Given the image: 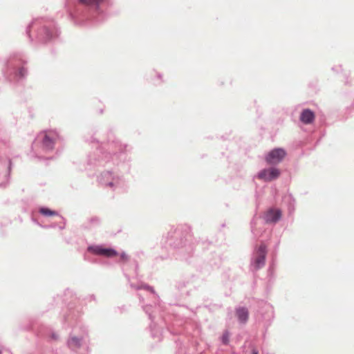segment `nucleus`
Wrapping results in <instances>:
<instances>
[{
	"mask_svg": "<svg viewBox=\"0 0 354 354\" xmlns=\"http://www.w3.org/2000/svg\"><path fill=\"white\" fill-rule=\"evenodd\" d=\"M252 354H258V352L256 350H253Z\"/></svg>",
	"mask_w": 354,
	"mask_h": 354,
	"instance_id": "16",
	"label": "nucleus"
},
{
	"mask_svg": "<svg viewBox=\"0 0 354 354\" xmlns=\"http://www.w3.org/2000/svg\"><path fill=\"white\" fill-rule=\"evenodd\" d=\"M286 152L282 148H276L270 151L266 157L268 164L275 165L280 162L286 156Z\"/></svg>",
	"mask_w": 354,
	"mask_h": 354,
	"instance_id": "1",
	"label": "nucleus"
},
{
	"mask_svg": "<svg viewBox=\"0 0 354 354\" xmlns=\"http://www.w3.org/2000/svg\"><path fill=\"white\" fill-rule=\"evenodd\" d=\"M315 118L314 112L308 109H304L300 115V120L306 124L313 123Z\"/></svg>",
	"mask_w": 354,
	"mask_h": 354,
	"instance_id": "6",
	"label": "nucleus"
},
{
	"mask_svg": "<svg viewBox=\"0 0 354 354\" xmlns=\"http://www.w3.org/2000/svg\"><path fill=\"white\" fill-rule=\"evenodd\" d=\"M81 3L86 4V5H91V4H96L99 2L102 1V0H80Z\"/></svg>",
	"mask_w": 354,
	"mask_h": 354,
	"instance_id": "9",
	"label": "nucleus"
},
{
	"mask_svg": "<svg viewBox=\"0 0 354 354\" xmlns=\"http://www.w3.org/2000/svg\"><path fill=\"white\" fill-rule=\"evenodd\" d=\"M82 339L76 337H72L68 340V345L73 349L79 348L81 346Z\"/></svg>",
	"mask_w": 354,
	"mask_h": 354,
	"instance_id": "8",
	"label": "nucleus"
},
{
	"mask_svg": "<svg viewBox=\"0 0 354 354\" xmlns=\"http://www.w3.org/2000/svg\"><path fill=\"white\" fill-rule=\"evenodd\" d=\"M54 142H55L54 140L49 139L48 137L46 135V141H45L46 149L48 147L52 148V145L54 143Z\"/></svg>",
	"mask_w": 354,
	"mask_h": 354,
	"instance_id": "10",
	"label": "nucleus"
},
{
	"mask_svg": "<svg viewBox=\"0 0 354 354\" xmlns=\"http://www.w3.org/2000/svg\"><path fill=\"white\" fill-rule=\"evenodd\" d=\"M45 213H46V216L57 215V212H53V211H51V210H50L48 209H46V208Z\"/></svg>",
	"mask_w": 354,
	"mask_h": 354,
	"instance_id": "12",
	"label": "nucleus"
},
{
	"mask_svg": "<svg viewBox=\"0 0 354 354\" xmlns=\"http://www.w3.org/2000/svg\"><path fill=\"white\" fill-rule=\"evenodd\" d=\"M121 259L124 261L127 260V256L126 254L123 253L121 254Z\"/></svg>",
	"mask_w": 354,
	"mask_h": 354,
	"instance_id": "14",
	"label": "nucleus"
},
{
	"mask_svg": "<svg viewBox=\"0 0 354 354\" xmlns=\"http://www.w3.org/2000/svg\"><path fill=\"white\" fill-rule=\"evenodd\" d=\"M266 254V249L264 245H261L257 252L253 265L255 269H259L263 266Z\"/></svg>",
	"mask_w": 354,
	"mask_h": 354,
	"instance_id": "3",
	"label": "nucleus"
},
{
	"mask_svg": "<svg viewBox=\"0 0 354 354\" xmlns=\"http://www.w3.org/2000/svg\"><path fill=\"white\" fill-rule=\"evenodd\" d=\"M236 316L241 322H245L248 319V311L245 308H239L236 310Z\"/></svg>",
	"mask_w": 354,
	"mask_h": 354,
	"instance_id": "7",
	"label": "nucleus"
},
{
	"mask_svg": "<svg viewBox=\"0 0 354 354\" xmlns=\"http://www.w3.org/2000/svg\"><path fill=\"white\" fill-rule=\"evenodd\" d=\"M26 73V71L24 68H21L19 71V75L20 77H24Z\"/></svg>",
	"mask_w": 354,
	"mask_h": 354,
	"instance_id": "13",
	"label": "nucleus"
},
{
	"mask_svg": "<svg viewBox=\"0 0 354 354\" xmlns=\"http://www.w3.org/2000/svg\"><path fill=\"white\" fill-rule=\"evenodd\" d=\"M279 176L280 171L277 168L263 169L258 174L259 178L265 181H271L277 178Z\"/></svg>",
	"mask_w": 354,
	"mask_h": 354,
	"instance_id": "2",
	"label": "nucleus"
},
{
	"mask_svg": "<svg viewBox=\"0 0 354 354\" xmlns=\"http://www.w3.org/2000/svg\"><path fill=\"white\" fill-rule=\"evenodd\" d=\"M39 212H40L42 214H44V207H41V208L39 209Z\"/></svg>",
	"mask_w": 354,
	"mask_h": 354,
	"instance_id": "15",
	"label": "nucleus"
},
{
	"mask_svg": "<svg viewBox=\"0 0 354 354\" xmlns=\"http://www.w3.org/2000/svg\"><path fill=\"white\" fill-rule=\"evenodd\" d=\"M89 250L92 251L95 254L102 255L106 257H112L118 254L117 252L113 249L104 248L100 246L89 248Z\"/></svg>",
	"mask_w": 354,
	"mask_h": 354,
	"instance_id": "4",
	"label": "nucleus"
},
{
	"mask_svg": "<svg viewBox=\"0 0 354 354\" xmlns=\"http://www.w3.org/2000/svg\"><path fill=\"white\" fill-rule=\"evenodd\" d=\"M281 212L279 209H270L265 215L267 223H275L281 218Z\"/></svg>",
	"mask_w": 354,
	"mask_h": 354,
	"instance_id": "5",
	"label": "nucleus"
},
{
	"mask_svg": "<svg viewBox=\"0 0 354 354\" xmlns=\"http://www.w3.org/2000/svg\"><path fill=\"white\" fill-rule=\"evenodd\" d=\"M222 341L223 342L226 344L228 343L229 342V334L227 332L225 333L223 335V337H222Z\"/></svg>",
	"mask_w": 354,
	"mask_h": 354,
	"instance_id": "11",
	"label": "nucleus"
}]
</instances>
